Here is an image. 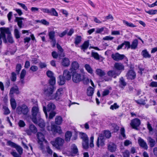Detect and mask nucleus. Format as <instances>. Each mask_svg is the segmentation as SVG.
<instances>
[{"mask_svg": "<svg viewBox=\"0 0 157 157\" xmlns=\"http://www.w3.org/2000/svg\"><path fill=\"white\" fill-rule=\"evenodd\" d=\"M105 139L103 137L102 135H99L96 144L98 147H102L105 145Z\"/></svg>", "mask_w": 157, "mask_h": 157, "instance_id": "ddd939ff", "label": "nucleus"}, {"mask_svg": "<svg viewBox=\"0 0 157 157\" xmlns=\"http://www.w3.org/2000/svg\"><path fill=\"white\" fill-rule=\"evenodd\" d=\"M79 67V65L78 63L76 61H74L71 64V67L70 70L71 72L73 71V70H76L78 69Z\"/></svg>", "mask_w": 157, "mask_h": 157, "instance_id": "a211bd4d", "label": "nucleus"}, {"mask_svg": "<svg viewBox=\"0 0 157 157\" xmlns=\"http://www.w3.org/2000/svg\"><path fill=\"white\" fill-rule=\"evenodd\" d=\"M123 22L128 26L131 27H136V26L133 24L132 23H129L128 21L125 20H123Z\"/></svg>", "mask_w": 157, "mask_h": 157, "instance_id": "49530a36", "label": "nucleus"}, {"mask_svg": "<svg viewBox=\"0 0 157 157\" xmlns=\"http://www.w3.org/2000/svg\"><path fill=\"white\" fill-rule=\"evenodd\" d=\"M104 28L103 27L100 28H97L96 31V33H101L104 30Z\"/></svg>", "mask_w": 157, "mask_h": 157, "instance_id": "69168bd1", "label": "nucleus"}, {"mask_svg": "<svg viewBox=\"0 0 157 157\" xmlns=\"http://www.w3.org/2000/svg\"><path fill=\"white\" fill-rule=\"evenodd\" d=\"M88 141L89 140L82 141V147L85 149H87L89 147Z\"/></svg>", "mask_w": 157, "mask_h": 157, "instance_id": "a19ab883", "label": "nucleus"}, {"mask_svg": "<svg viewBox=\"0 0 157 157\" xmlns=\"http://www.w3.org/2000/svg\"><path fill=\"white\" fill-rule=\"evenodd\" d=\"M49 82L50 84V85H49V86H54V85L56 83L55 78L54 77L50 78L49 80Z\"/></svg>", "mask_w": 157, "mask_h": 157, "instance_id": "de8ad7c7", "label": "nucleus"}, {"mask_svg": "<svg viewBox=\"0 0 157 157\" xmlns=\"http://www.w3.org/2000/svg\"><path fill=\"white\" fill-rule=\"evenodd\" d=\"M54 89V86H48L44 90V94L46 96H50L53 93Z\"/></svg>", "mask_w": 157, "mask_h": 157, "instance_id": "1a4fd4ad", "label": "nucleus"}, {"mask_svg": "<svg viewBox=\"0 0 157 157\" xmlns=\"http://www.w3.org/2000/svg\"><path fill=\"white\" fill-rule=\"evenodd\" d=\"M24 19L22 17H16L15 18V21L17 22V25L20 28L22 27V20Z\"/></svg>", "mask_w": 157, "mask_h": 157, "instance_id": "a878e982", "label": "nucleus"}, {"mask_svg": "<svg viewBox=\"0 0 157 157\" xmlns=\"http://www.w3.org/2000/svg\"><path fill=\"white\" fill-rule=\"evenodd\" d=\"M136 102L139 104L144 105L145 104V100L142 99L136 101Z\"/></svg>", "mask_w": 157, "mask_h": 157, "instance_id": "774afa93", "label": "nucleus"}, {"mask_svg": "<svg viewBox=\"0 0 157 157\" xmlns=\"http://www.w3.org/2000/svg\"><path fill=\"white\" fill-rule=\"evenodd\" d=\"M63 88H60L58 89L57 90L56 93L53 97V98L56 100H59L60 99L62 94H63Z\"/></svg>", "mask_w": 157, "mask_h": 157, "instance_id": "f3484780", "label": "nucleus"}, {"mask_svg": "<svg viewBox=\"0 0 157 157\" xmlns=\"http://www.w3.org/2000/svg\"><path fill=\"white\" fill-rule=\"evenodd\" d=\"M37 131V129L36 126L33 124H30L29 128L25 130V132L28 135H31L32 133H36Z\"/></svg>", "mask_w": 157, "mask_h": 157, "instance_id": "9d476101", "label": "nucleus"}, {"mask_svg": "<svg viewBox=\"0 0 157 157\" xmlns=\"http://www.w3.org/2000/svg\"><path fill=\"white\" fill-rule=\"evenodd\" d=\"M140 120L137 118L132 120L130 123V124L132 128L136 130L138 129L137 128L140 125Z\"/></svg>", "mask_w": 157, "mask_h": 157, "instance_id": "0eeeda50", "label": "nucleus"}, {"mask_svg": "<svg viewBox=\"0 0 157 157\" xmlns=\"http://www.w3.org/2000/svg\"><path fill=\"white\" fill-rule=\"evenodd\" d=\"M145 12L149 14L153 15L155 14L157 12V10H151L149 11H145Z\"/></svg>", "mask_w": 157, "mask_h": 157, "instance_id": "5fc2aeb1", "label": "nucleus"}, {"mask_svg": "<svg viewBox=\"0 0 157 157\" xmlns=\"http://www.w3.org/2000/svg\"><path fill=\"white\" fill-rule=\"evenodd\" d=\"M119 83V87L122 89H123L124 88V87L127 85L126 82H125L124 79L123 77H121L120 78Z\"/></svg>", "mask_w": 157, "mask_h": 157, "instance_id": "5701e85b", "label": "nucleus"}, {"mask_svg": "<svg viewBox=\"0 0 157 157\" xmlns=\"http://www.w3.org/2000/svg\"><path fill=\"white\" fill-rule=\"evenodd\" d=\"M47 130L49 131H52L54 132H57L60 134L62 131L60 127H59V131H58V128L54 124H51V126H47Z\"/></svg>", "mask_w": 157, "mask_h": 157, "instance_id": "4468645a", "label": "nucleus"}, {"mask_svg": "<svg viewBox=\"0 0 157 157\" xmlns=\"http://www.w3.org/2000/svg\"><path fill=\"white\" fill-rule=\"evenodd\" d=\"M138 143L139 145L144 148V149L147 150L148 148V146L146 142L140 137H139L138 140Z\"/></svg>", "mask_w": 157, "mask_h": 157, "instance_id": "dca6fc26", "label": "nucleus"}, {"mask_svg": "<svg viewBox=\"0 0 157 157\" xmlns=\"http://www.w3.org/2000/svg\"><path fill=\"white\" fill-rule=\"evenodd\" d=\"M32 120L34 123H37V119L40 117V115L37 106H33L31 110Z\"/></svg>", "mask_w": 157, "mask_h": 157, "instance_id": "f03ea898", "label": "nucleus"}, {"mask_svg": "<svg viewBox=\"0 0 157 157\" xmlns=\"http://www.w3.org/2000/svg\"><path fill=\"white\" fill-rule=\"evenodd\" d=\"M79 136L80 138L82 139V141L89 140L87 135L85 133L80 132Z\"/></svg>", "mask_w": 157, "mask_h": 157, "instance_id": "72a5a7b5", "label": "nucleus"}, {"mask_svg": "<svg viewBox=\"0 0 157 157\" xmlns=\"http://www.w3.org/2000/svg\"><path fill=\"white\" fill-rule=\"evenodd\" d=\"M58 83L59 85H62L65 84L66 79L63 76L60 75Z\"/></svg>", "mask_w": 157, "mask_h": 157, "instance_id": "4c0bfd02", "label": "nucleus"}, {"mask_svg": "<svg viewBox=\"0 0 157 157\" xmlns=\"http://www.w3.org/2000/svg\"><path fill=\"white\" fill-rule=\"evenodd\" d=\"M61 64L63 67H68L70 65L69 59L66 57L63 58L61 62Z\"/></svg>", "mask_w": 157, "mask_h": 157, "instance_id": "aec40b11", "label": "nucleus"}, {"mask_svg": "<svg viewBox=\"0 0 157 157\" xmlns=\"http://www.w3.org/2000/svg\"><path fill=\"white\" fill-rule=\"evenodd\" d=\"M49 14L52 15L56 17L58 16V13L54 8H52L50 10V13Z\"/></svg>", "mask_w": 157, "mask_h": 157, "instance_id": "58836bf2", "label": "nucleus"}, {"mask_svg": "<svg viewBox=\"0 0 157 157\" xmlns=\"http://www.w3.org/2000/svg\"><path fill=\"white\" fill-rule=\"evenodd\" d=\"M55 109V105L53 103L50 102L47 105V111L48 112L53 111Z\"/></svg>", "mask_w": 157, "mask_h": 157, "instance_id": "393cba45", "label": "nucleus"}, {"mask_svg": "<svg viewBox=\"0 0 157 157\" xmlns=\"http://www.w3.org/2000/svg\"><path fill=\"white\" fill-rule=\"evenodd\" d=\"M22 66L20 64H17L16 67V72L17 74H19L21 68Z\"/></svg>", "mask_w": 157, "mask_h": 157, "instance_id": "8fccbe9b", "label": "nucleus"}, {"mask_svg": "<svg viewBox=\"0 0 157 157\" xmlns=\"http://www.w3.org/2000/svg\"><path fill=\"white\" fill-rule=\"evenodd\" d=\"M99 135H102L103 137L104 138L105 137L106 138L109 139L111 136V132L107 130L104 131L103 133Z\"/></svg>", "mask_w": 157, "mask_h": 157, "instance_id": "b1692460", "label": "nucleus"}, {"mask_svg": "<svg viewBox=\"0 0 157 157\" xmlns=\"http://www.w3.org/2000/svg\"><path fill=\"white\" fill-rule=\"evenodd\" d=\"M91 56L96 60H98L100 59L99 55L97 52H92Z\"/></svg>", "mask_w": 157, "mask_h": 157, "instance_id": "79ce46f5", "label": "nucleus"}, {"mask_svg": "<svg viewBox=\"0 0 157 157\" xmlns=\"http://www.w3.org/2000/svg\"><path fill=\"white\" fill-rule=\"evenodd\" d=\"M18 88L17 86L12 87L10 91V93L13 94L14 93H17L18 91Z\"/></svg>", "mask_w": 157, "mask_h": 157, "instance_id": "3c124183", "label": "nucleus"}, {"mask_svg": "<svg viewBox=\"0 0 157 157\" xmlns=\"http://www.w3.org/2000/svg\"><path fill=\"white\" fill-rule=\"evenodd\" d=\"M121 71H117L116 70H110L107 72L108 75L111 77L116 78L117 76L119 75L121 73Z\"/></svg>", "mask_w": 157, "mask_h": 157, "instance_id": "2eb2a0df", "label": "nucleus"}, {"mask_svg": "<svg viewBox=\"0 0 157 157\" xmlns=\"http://www.w3.org/2000/svg\"><path fill=\"white\" fill-rule=\"evenodd\" d=\"M26 70L23 69L22 70V71H21V74H20V78H24L25 77L26 74Z\"/></svg>", "mask_w": 157, "mask_h": 157, "instance_id": "6e6d98bb", "label": "nucleus"}, {"mask_svg": "<svg viewBox=\"0 0 157 157\" xmlns=\"http://www.w3.org/2000/svg\"><path fill=\"white\" fill-rule=\"evenodd\" d=\"M147 140L150 144V146L151 147H152L155 146V141L154 139L150 137H149L147 138Z\"/></svg>", "mask_w": 157, "mask_h": 157, "instance_id": "c85d7f7f", "label": "nucleus"}, {"mask_svg": "<svg viewBox=\"0 0 157 157\" xmlns=\"http://www.w3.org/2000/svg\"><path fill=\"white\" fill-rule=\"evenodd\" d=\"M17 4L20 6L22 8L25 10L26 11H27L28 9L27 7L25 6V5L22 3L17 2Z\"/></svg>", "mask_w": 157, "mask_h": 157, "instance_id": "338daca9", "label": "nucleus"}, {"mask_svg": "<svg viewBox=\"0 0 157 157\" xmlns=\"http://www.w3.org/2000/svg\"><path fill=\"white\" fill-rule=\"evenodd\" d=\"M82 40V37L80 36H77L75 39V44L78 45L80 43Z\"/></svg>", "mask_w": 157, "mask_h": 157, "instance_id": "c03bdc74", "label": "nucleus"}, {"mask_svg": "<svg viewBox=\"0 0 157 157\" xmlns=\"http://www.w3.org/2000/svg\"><path fill=\"white\" fill-rule=\"evenodd\" d=\"M7 144L8 145H9L12 147H15L17 145L13 142H11L10 141H9L7 142Z\"/></svg>", "mask_w": 157, "mask_h": 157, "instance_id": "0e129e2a", "label": "nucleus"}, {"mask_svg": "<svg viewBox=\"0 0 157 157\" xmlns=\"http://www.w3.org/2000/svg\"><path fill=\"white\" fill-rule=\"evenodd\" d=\"M108 148L109 150L111 152H114L116 149V146L112 143H109L108 145Z\"/></svg>", "mask_w": 157, "mask_h": 157, "instance_id": "4be33fe9", "label": "nucleus"}, {"mask_svg": "<svg viewBox=\"0 0 157 157\" xmlns=\"http://www.w3.org/2000/svg\"><path fill=\"white\" fill-rule=\"evenodd\" d=\"M141 54L143 57L145 58H150L151 57V55L148 53L146 49L143 50Z\"/></svg>", "mask_w": 157, "mask_h": 157, "instance_id": "2f4dec72", "label": "nucleus"}, {"mask_svg": "<svg viewBox=\"0 0 157 157\" xmlns=\"http://www.w3.org/2000/svg\"><path fill=\"white\" fill-rule=\"evenodd\" d=\"M10 103L12 109H15L17 106V104L15 99L12 98L10 100Z\"/></svg>", "mask_w": 157, "mask_h": 157, "instance_id": "f704fd0d", "label": "nucleus"}, {"mask_svg": "<svg viewBox=\"0 0 157 157\" xmlns=\"http://www.w3.org/2000/svg\"><path fill=\"white\" fill-rule=\"evenodd\" d=\"M0 31L2 34V38L3 40V42L6 43H7V40L6 39L5 33L8 34L7 37V40L8 42L11 43H12L13 42V41L12 37L11 36L9 28H0Z\"/></svg>", "mask_w": 157, "mask_h": 157, "instance_id": "f257e3e1", "label": "nucleus"}, {"mask_svg": "<svg viewBox=\"0 0 157 157\" xmlns=\"http://www.w3.org/2000/svg\"><path fill=\"white\" fill-rule=\"evenodd\" d=\"M3 109L4 114L7 115L10 113V111L6 106H4L3 107Z\"/></svg>", "mask_w": 157, "mask_h": 157, "instance_id": "a18cd8bd", "label": "nucleus"}, {"mask_svg": "<svg viewBox=\"0 0 157 157\" xmlns=\"http://www.w3.org/2000/svg\"><path fill=\"white\" fill-rule=\"evenodd\" d=\"M114 67L117 70L120 71V70H124V66L123 64L120 63H116L114 65Z\"/></svg>", "mask_w": 157, "mask_h": 157, "instance_id": "412c9836", "label": "nucleus"}, {"mask_svg": "<svg viewBox=\"0 0 157 157\" xmlns=\"http://www.w3.org/2000/svg\"><path fill=\"white\" fill-rule=\"evenodd\" d=\"M34 123L38 124L39 126L41 128H43L45 125L44 121L40 117L37 119V123Z\"/></svg>", "mask_w": 157, "mask_h": 157, "instance_id": "bb28decb", "label": "nucleus"}, {"mask_svg": "<svg viewBox=\"0 0 157 157\" xmlns=\"http://www.w3.org/2000/svg\"><path fill=\"white\" fill-rule=\"evenodd\" d=\"M14 34L16 38L17 39L19 38L20 37V35L19 34V32L18 30L15 29L14 30Z\"/></svg>", "mask_w": 157, "mask_h": 157, "instance_id": "603ef678", "label": "nucleus"}, {"mask_svg": "<svg viewBox=\"0 0 157 157\" xmlns=\"http://www.w3.org/2000/svg\"><path fill=\"white\" fill-rule=\"evenodd\" d=\"M138 44V41L137 39L134 40L131 45V48L132 49H135L137 48Z\"/></svg>", "mask_w": 157, "mask_h": 157, "instance_id": "c756f323", "label": "nucleus"}, {"mask_svg": "<svg viewBox=\"0 0 157 157\" xmlns=\"http://www.w3.org/2000/svg\"><path fill=\"white\" fill-rule=\"evenodd\" d=\"M71 153H66V154L68 156H74L76 155H78V151L77 147L75 144H72L71 146Z\"/></svg>", "mask_w": 157, "mask_h": 157, "instance_id": "423d86ee", "label": "nucleus"}, {"mask_svg": "<svg viewBox=\"0 0 157 157\" xmlns=\"http://www.w3.org/2000/svg\"><path fill=\"white\" fill-rule=\"evenodd\" d=\"M94 93V89L93 88L90 86L87 90V94L88 96H92Z\"/></svg>", "mask_w": 157, "mask_h": 157, "instance_id": "ea45409f", "label": "nucleus"}, {"mask_svg": "<svg viewBox=\"0 0 157 157\" xmlns=\"http://www.w3.org/2000/svg\"><path fill=\"white\" fill-rule=\"evenodd\" d=\"M96 74L100 77L104 76L105 75V73L104 71L101 69H97L95 71Z\"/></svg>", "mask_w": 157, "mask_h": 157, "instance_id": "cd10ccee", "label": "nucleus"}, {"mask_svg": "<svg viewBox=\"0 0 157 157\" xmlns=\"http://www.w3.org/2000/svg\"><path fill=\"white\" fill-rule=\"evenodd\" d=\"M84 67L89 73L90 74H92L93 73V70L89 64H86L84 66Z\"/></svg>", "mask_w": 157, "mask_h": 157, "instance_id": "473e14b6", "label": "nucleus"}, {"mask_svg": "<svg viewBox=\"0 0 157 157\" xmlns=\"http://www.w3.org/2000/svg\"><path fill=\"white\" fill-rule=\"evenodd\" d=\"M49 39L51 40H56L55 38V32L54 31L50 32L48 33Z\"/></svg>", "mask_w": 157, "mask_h": 157, "instance_id": "37998d69", "label": "nucleus"}, {"mask_svg": "<svg viewBox=\"0 0 157 157\" xmlns=\"http://www.w3.org/2000/svg\"><path fill=\"white\" fill-rule=\"evenodd\" d=\"M63 76L66 80H69L71 78V75L70 72L67 70H65L63 71Z\"/></svg>", "mask_w": 157, "mask_h": 157, "instance_id": "6ab92c4d", "label": "nucleus"}, {"mask_svg": "<svg viewBox=\"0 0 157 157\" xmlns=\"http://www.w3.org/2000/svg\"><path fill=\"white\" fill-rule=\"evenodd\" d=\"M29 111L28 107L25 104L19 106L17 108V112L20 115L23 114L24 115H27Z\"/></svg>", "mask_w": 157, "mask_h": 157, "instance_id": "20e7f679", "label": "nucleus"}, {"mask_svg": "<svg viewBox=\"0 0 157 157\" xmlns=\"http://www.w3.org/2000/svg\"><path fill=\"white\" fill-rule=\"evenodd\" d=\"M83 78L80 74L76 72L73 73L72 75V80L73 82L76 83H78L82 81Z\"/></svg>", "mask_w": 157, "mask_h": 157, "instance_id": "6e6552de", "label": "nucleus"}, {"mask_svg": "<svg viewBox=\"0 0 157 157\" xmlns=\"http://www.w3.org/2000/svg\"><path fill=\"white\" fill-rule=\"evenodd\" d=\"M62 122V118L60 116H56L55 119V123L58 125L61 124Z\"/></svg>", "mask_w": 157, "mask_h": 157, "instance_id": "c9c22d12", "label": "nucleus"}, {"mask_svg": "<svg viewBox=\"0 0 157 157\" xmlns=\"http://www.w3.org/2000/svg\"><path fill=\"white\" fill-rule=\"evenodd\" d=\"M89 46V42L88 41H86L84 43L80 46L81 49L83 50L85 52V50Z\"/></svg>", "mask_w": 157, "mask_h": 157, "instance_id": "7c9ffc66", "label": "nucleus"}, {"mask_svg": "<svg viewBox=\"0 0 157 157\" xmlns=\"http://www.w3.org/2000/svg\"><path fill=\"white\" fill-rule=\"evenodd\" d=\"M149 86L152 87H157V82L153 81L150 83Z\"/></svg>", "mask_w": 157, "mask_h": 157, "instance_id": "e2e57ef3", "label": "nucleus"}, {"mask_svg": "<svg viewBox=\"0 0 157 157\" xmlns=\"http://www.w3.org/2000/svg\"><path fill=\"white\" fill-rule=\"evenodd\" d=\"M15 148L20 155H21L22 153V149L21 147L17 145Z\"/></svg>", "mask_w": 157, "mask_h": 157, "instance_id": "864d4df0", "label": "nucleus"}, {"mask_svg": "<svg viewBox=\"0 0 157 157\" xmlns=\"http://www.w3.org/2000/svg\"><path fill=\"white\" fill-rule=\"evenodd\" d=\"M125 57L124 55L120 54L118 53L112 54L111 55V57L114 60L118 61L122 60Z\"/></svg>", "mask_w": 157, "mask_h": 157, "instance_id": "f8f14e48", "label": "nucleus"}, {"mask_svg": "<svg viewBox=\"0 0 157 157\" xmlns=\"http://www.w3.org/2000/svg\"><path fill=\"white\" fill-rule=\"evenodd\" d=\"M136 76V72L132 70H129L126 75L127 79L132 80L135 78Z\"/></svg>", "mask_w": 157, "mask_h": 157, "instance_id": "9b49d317", "label": "nucleus"}, {"mask_svg": "<svg viewBox=\"0 0 157 157\" xmlns=\"http://www.w3.org/2000/svg\"><path fill=\"white\" fill-rule=\"evenodd\" d=\"M123 154L124 157H129L130 155V152L128 150H125L123 153Z\"/></svg>", "mask_w": 157, "mask_h": 157, "instance_id": "052dcab7", "label": "nucleus"}, {"mask_svg": "<svg viewBox=\"0 0 157 157\" xmlns=\"http://www.w3.org/2000/svg\"><path fill=\"white\" fill-rule=\"evenodd\" d=\"M64 142V140L62 138L58 137L54 140L51 141V143L52 146L58 150H59L63 146Z\"/></svg>", "mask_w": 157, "mask_h": 157, "instance_id": "7ed1b4c3", "label": "nucleus"}, {"mask_svg": "<svg viewBox=\"0 0 157 157\" xmlns=\"http://www.w3.org/2000/svg\"><path fill=\"white\" fill-rule=\"evenodd\" d=\"M72 136V133L70 131H67L65 135V140L66 141H69Z\"/></svg>", "mask_w": 157, "mask_h": 157, "instance_id": "e433bc0d", "label": "nucleus"}, {"mask_svg": "<svg viewBox=\"0 0 157 157\" xmlns=\"http://www.w3.org/2000/svg\"><path fill=\"white\" fill-rule=\"evenodd\" d=\"M47 75V76L50 78H51L52 77H54L53 76V74L52 72L50 71H48L46 73Z\"/></svg>", "mask_w": 157, "mask_h": 157, "instance_id": "680f3d73", "label": "nucleus"}, {"mask_svg": "<svg viewBox=\"0 0 157 157\" xmlns=\"http://www.w3.org/2000/svg\"><path fill=\"white\" fill-rule=\"evenodd\" d=\"M112 128L113 129L115 132L117 131L119 129V127L116 124H114L112 125Z\"/></svg>", "mask_w": 157, "mask_h": 157, "instance_id": "13d9d810", "label": "nucleus"}, {"mask_svg": "<svg viewBox=\"0 0 157 157\" xmlns=\"http://www.w3.org/2000/svg\"><path fill=\"white\" fill-rule=\"evenodd\" d=\"M17 78L16 74L14 72H13L11 73L10 79L13 82L15 81Z\"/></svg>", "mask_w": 157, "mask_h": 157, "instance_id": "09e8293b", "label": "nucleus"}, {"mask_svg": "<svg viewBox=\"0 0 157 157\" xmlns=\"http://www.w3.org/2000/svg\"><path fill=\"white\" fill-rule=\"evenodd\" d=\"M123 45H125L126 47L127 48V49H128L131 48V45L129 42L128 41H125L123 43Z\"/></svg>", "mask_w": 157, "mask_h": 157, "instance_id": "4d7b16f0", "label": "nucleus"}, {"mask_svg": "<svg viewBox=\"0 0 157 157\" xmlns=\"http://www.w3.org/2000/svg\"><path fill=\"white\" fill-rule=\"evenodd\" d=\"M36 136L38 140V143L40 145V147L41 150H43L44 148L43 142L45 140L44 136L40 132H38Z\"/></svg>", "mask_w": 157, "mask_h": 157, "instance_id": "39448f33", "label": "nucleus"}, {"mask_svg": "<svg viewBox=\"0 0 157 157\" xmlns=\"http://www.w3.org/2000/svg\"><path fill=\"white\" fill-rule=\"evenodd\" d=\"M51 112L49 113V119H52L56 115V113L54 111H50Z\"/></svg>", "mask_w": 157, "mask_h": 157, "instance_id": "bf43d9fd", "label": "nucleus"}]
</instances>
